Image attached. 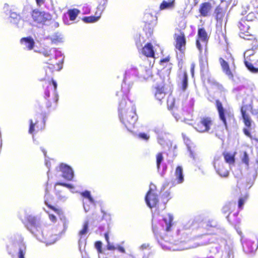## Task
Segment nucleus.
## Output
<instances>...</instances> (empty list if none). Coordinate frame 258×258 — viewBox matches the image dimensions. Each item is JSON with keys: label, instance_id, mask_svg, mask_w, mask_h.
<instances>
[{"label": "nucleus", "instance_id": "nucleus-46", "mask_svg": "<svg viewBox=\"0 0 258 258\" xmlns=\"http://www.w3.org/2000/svg\"><path fill=\"white\" fill-rule=\"evenodd\" d=\"M30 127L29 130V132L30 134H32V133L34 131V126L36 124H37V121H36L35 123H33V120L32 119L30 120Z\"/></svg>", "mask_w": 258, "mask_h": 258}, {"label": "nucleus", "instance_id": "nucleus-63", "mask_svg": "<svg viewBox=\"0 0 258 258\" xmlns=\"http://www.w3.org/2000/svg\"><path fill=\"white\" fill-rule=\"evenodd\" d=\"M41 125H40V127H39L38 125H37L36 126V128L37 129V130H42L43 129L44 127V126H45V121L43 120L42 122H41Z\"/></svg>", "mask_w": 258, "mask_h": 258}, {"label": "nucleus", "instance_id": "nucleus-1", "mask_svg": "<svg viewBox=\"0 0 258 258\" xmlns=\"http://www.w3.org/2000/svg\"><path fill=\"white\" fill-rule=\"evenodd\" d=\"M60 223L62 224V229L58 234H50L45 228L42 222L35 217L30 216L28 218V230L40 241L46 245L52 244L58 240L64 234L68 227L69 221L63 215L59 217Z\"/></svg>", "mask_w": 258, "mask_h": 258}, {"label": "nucleus", "instance_id": "nucleus-17", "mask_svg": "<svg viewBox=\"0 0 258 258\" xmlns=\"http://www.w3.org/2000/svg\"><path fill=\"white\" fill-rule=\"evenodd\" d=\"M173 219V216L169 214L163 217L162 221L161 222V225L164 231L167 232L170 231Z\"/></svg>", "mask_w": 258, "mask_h": 258}, {"label": "nucleus", "instance_id": "nucleus-21", "mask_svg": "<svg viewBox=\"0 0 258 258\" xmlns=\"http://www.w3.org/2000/svg\"><path fill=\"white\" fill-rule=\"evenodd\" d=\"M10 18L11 23L16 24L18 27H23L24 21L21 19L19 15L15 12H11Z\"/></svg>", "mask_w": 258, "mask_h": 258}, {"label": "nucleus", "instance_id": "nucleus-60", "mask_svg": "<svg viewBox=\"0 0 258 258\" xmlns=\"http://www.w3.org/2000/svg\"><path fill=\"white\" fill-rule=\"evenodd\" d=\"M196 46L198 49H199V51L201 52L202 50V47L199 39L197 40Z\"/></svg>", "mask_w": 258, "mask_h": 258}, {"label": "nucleus", "instance_id": "nucleus-26", "mask_svg": "<svg viewBox=\"0 0 258 258\" xmlns=\"http://www.w3.org/2000/svg\"><path fill=\"white\" fill-rule=\"evenodd\" d=\"M142 53L147 57H154V51L151 43H147L142 49Z\"/></svg>", "mask_w": 258, "mask_h": 258}, {"label": "nucleus", "instance_id": "nucleus-29", "mask_svg": "<svg viewBox=\"0 0 258 258\" xmlns=\"http://www.w3.org/2000/svg\"><path fill=\"white\" fill-rule=\"evenodd\" d=\"M257 43V41L255 39V38L253 39V41L252 43V47L251 49L247 50L245 51L244 53V56L245 58L246 57L247 58L248 57L252 55L254 53V50L257 48L258 47V45L256 46V43Z\"/></svg>", "mask_w": 258, "mask_h": 258}, {"label": "nucleus", "instance_id": "nucleus-31", "mask_svg": "<svg viewBox=\"0 0 258 258\" xmlns=\"http://www.w3.org/2000/svg\"><path fill=\"white\" fill-rule=\"evenodd\" d=\"M199 38L204 43H206L207 40V33L204 28H199L198 32Z\"/></svg>", "mask_w": 258, "mask_h": 258}, {"label": "nucleus", "instance_id": "nucleus-39", "mask_svg": "<svg viewBox=\"0 0 258 258\" xmlns=\"http://www.w3.org/2000/svg\"><path fill=\"white\" fill-rule=\"evenodd\" d=\"M244 63L247 69L252 73H258V68H255L253 64L245 60Z\"/></svg>", "mask_w": 258, "mask_h": 258}, {"label": "nucleus", "instance_id": "nucleus-47", "mask_svg": "<svg viewBox=\"0 0 258 258\" xmlns=\"http://www.w3.org/2000/svg\"><path fill=\"white\" fill-rule=\"evenodd\" d=\"M95 246L97 249L98 253L102 252V242L101 241H96L95 243Z\"/></svg>", "mask_w": 258, "mask_h": 258}, {"label": "nucleus", "instance_id": "nucleus-30", "mask_svg": "<svg viewBox=\"0 0 258 258\" xmlns=\"http://www.w3.org/2000/svg\"><path fill=\"white\" fill-rule=\"evenodd\" d=\"M80 13V11L77 9L69 10L67 12L70 20L72 21H74L76 19Z\"/></svg>", "mask_w": 258, "mask_h": 258}, {"label": "nucleus", "instance_id": "nucleus-61", "mask_svg": "<svg viewBox=\"0 0 258 258\" xmlns=\"http://www.w3.org/2000/svg\"><path fill=\"white\" fill-rule=\"evenodd\" d=\"M36 3V5L38 7H41L42 5H43L45 0H35Z\"/></svg>", "mask_w": 258, "mask_h": 258}, {"label": "nucleus", "instance_id": "nucleus-53", "mask_svg": "<svg viewBox=\"0 0 258 258\" xmlns=\"http://www.w3.org/2000/svg\"><path fill=\"white\" fill-rule=\"evenodd\" d=\"M102 213H103V219L106 220V221L110 220V215L109 214L105 213L104 211L101 210Z\"/></svg>", "mask_w": 258, "mask_h": 258}, {"label": "nucleus", "instance_id": "nucleus-49", "mask_svg": "<svg viewBox=\"0 0 258 258\" xmlns=\"http://www.w3.org/2000/svg\"><path fill=\"white\" fill-rule=\"evenodd\" d=\"M225 258H234V252L232 249L229 248L227 251V255Z\"/></svg>", "mask_w": 258, "mask_h": 258}, {"label": "nucleus", "instance_id": "nucleus-35", "mask_svg": "<svg viewBox=\"0 0 258 258\" xmlns=\"http://www.w3.org/2000/svg\"><path fill=\"white\" fill-rule=\"evenodd\" d=\"M236 206V203L233 202H230L227 204H226L222 209V212L224 214L232 211V209H234Z\"/></svg>", "mask_w": 258, "mask_h": 258}, {"label": "nucleus", "instance_id": "nucleus-6", "mask_svg": "<svg viewBox=\"0 0 258 258\" xmlns=\"http://www.w3.org/2000/svg\"><path fill=\"white\" fill-rule=\"evenodd\" d=\"M226 61L222 58H219V62L222 67L223 72L228 77L229 79H232L233 74L231 72L232 67H235L234 60L233 57L230 55V57Z\"/></svg>", "mask_w": 258, "mask_h": 258}, {"label": "nucleus", "instance_id": "nucleus-37", "mask_svg": "<svg viewBox=\"0 0 258 258\" xmlns=\"http://www.w3.org/2000/svg\"><path fill=\"white\" fill-rule=\"evenodd\" d=\"M51 41L52 43L57 44L58 43L62 42L63 38L61 36V35L59 34H55L52 36L51 38Z\"/></svg>", "mask_w": 258, "mask_h": 258}, {"label": "nucleus", "instance_id": "nucleus-12", "mask_svg": "<svg viewBox=\"0 0 258 258\" xmlns=\"http://www.w3.org/2000/svg\"><path fill=\"white\" fill-rule=\"evenodd\" d=\"M181 234V237L178 238V239L173 240V239H171L170 238L168 237V236H164L162 237L161 236V238L162 240H164L166 242H168L170 243H173L177 244L178 241L180 240V242H185L186 241V239L187 238V234L184 232L183 230H178L177 231V234L178 236H179L180 234Z\"/></svg>", "mask_w": 258, "mask_h": 258}, {"label": "nucleus", "instance_id": "nucleus-27", "mask_svg": "<svg viewBox=\"0 0 258 258\" xmlns=\"http://www.w3.org/2000/svg\"><path fill=\"white\" fill-rule=\"evenodd\" d=\"M247 248L246 252L252 253L256 251L258 248V241L248 240L245 243Z\"/></svg>", "mask_w": 258, "mask_h": 258}, {"label": "nucleus", "instance_id": "nucleus-13", "mask_svg": "<svg viewBox=\"0 0 258 258\" xmlns=\"http://www.w3.org/2000/svg\"><path fill=\"white\" fill-rule=\"evenodd\" d=\"M175 178L171 181L172 186H175L178 184L182 183L184 181V175L183 173L182 167L178 166L176 167L175 173Z\"/></svg>", "mask_w": 258, "mask_h": 258}, {"label": "nucleus", "instance_id": "nucleus-38", "mask_svg": "<svg viewBox=\"0 0 258 258\" xmlns=\"http://www.w3.org/2000/svg\"><path fill=\"white\" fill-rule=\"evenodd\" d=\"M100 17H95V16H89V17H84L83 18V21L87 23H94L97 21Z\"/></svg>", "mask_w": 258, "mask_h": 258}, {"label": "nucleus", "instance_id": "nucleus-42", "mask_svg": "<svg viewBox=\"0 0 258 258\" xmlns=\"http://www.w3.org/2000/svg\"><path fill=\"white\" fill-rule=\"evenodd\" d=\"M172 114L177 121L183 120L184 118L182 117V113L178 112V111L174 108L173 109Z\"/></svg>", "mask_w": 258, "mask_h": 258}, {"label": "nucleus", "instance_id": "nucleus-20", "mask_svg": "<svg viewBox=\"0 0 258 258\" xmlns=\"http://www.w3.org/2000/svg\"><path fill=\"white\" fill-rule=\"evenodd\" d=\"M89 231V221L88 220H86L84 222L82 229L79 232L78 236L79 237V239L78 241V244L80 250H81V246L83 244V241L82 239L83 236L86 235Z\"/></svg>", "mask_w": 258, "mask_h": 258}, {"label": "nucleus", "instance_id": "nucleus-36", "mask_svg": "<svg viewBox=\"0 0 258 258\" xmlns=\"http://www.w3.org/2000/svg\"><path fill=\"white\" fill-rule=\"evenodd\" d=\"M81 195L82 197L88 199L89 203L92 204H94V203H95L94 200L91 197V193L89 191L85 190L83 192H82L81 193Z\"/></svg>", "mask_w": 258, "mask_h": 258}, {"label": "nucleus", "instance_id": "nucleus-43", "mask_svg": "<svg viewBox=\"0 0 258 258\" xmlns=\"http://www.w3.org/2000/svg\"><path fill=\"white\" fill-rule=\"evenodd\" d=\"M250 10V5L244 3L242 5V11L241 15H245L248 11Z\"/></svg>", "mask_w": 258, "mask_h": 258}, {"label": "nucleus", "instance_id": "nucleus-8", "mask_svg": "<svg viewBox=\"0 0 258 258\" xmlns=\"http://www.w3.org/2000/svg\"><path fill=\"white\" fill-rule=\"evenodd\" d=\"M212 125V120L210 117H204L194 126L195 130L199 133L208 132Z\"/></svg>", "mask_w": 258, "mask_h": 258}, {"label": "nucleus", "instance_id": "nucleus-28", "mask_svg": "<svg viewBox=\"0 0 258 258\" xmlns=\"http://www.w3.org/2000/svg\"><path fill=\"white\" fill-rule=\"evenodd\" d=\"M179 78L181 81L182 90L184 91L188 86L187 74L185 72H184L182 75H179Z\"/></svg>", "mask_w": 258, "mask_h": 258}, {"label": "nucleus", "instance_id": "nucleus-15", "mask_svg": "<svg viewBox=\"0 0 258 258\" xmlns=\"http://www.w3.org/2000/svg\"><path fill=\"white\" fill-rule=\"evenodd\" d=\"M145 201L148 206L150 208L155 207L159 201L158 196L157 194L151 192V190H149L146 196Z\"/></svg>", "mask_w": 258, "mask_h": 258}, {"label": "nucleus", "instance_id": "nucleus-19", "mask_svg": "<svg viewBox=\"0 0 258 258\" xmlns=\"http://www.w3.org/2000/svg\"><path fill=\"white\" fill-rule=\"evenodd\" d=\"M155 132L157 135V141L159 144H160L163 148H165L166 147H168V145L166 140L165 138V133H163L162 131L156 128L154 130Z\"/></svg>", "mask_w": 258, "mask_h": 258}, {"label": "nucleus", "instance_id": "nucleus-40", "mask_svg": "<svg viewBox=\"0 0 258 258\" xmlns=\"http://www.w3.org/2000/svg\"><path fill=\"white\" fill-rule=\"evenodd\" d=\"M155 18V17L149 13H146L144 16V21L147 23H151Z\"/></svg>", "mask_w": 258, "mask_h": 258}, {"label": "nucleus", "instance_id": "nucleus-52", "mask_svg": "<svg viewBox=\"0 0 258 258\" xmlns=\"http://www.w3.org/2000/svg\"><path fill=\"white\" fill-rule=\"evenodd\" d=\"M103 4L102 5H100L98 7V9L101 11H103L105 9L106 4L107 3V0H103Z\"/></svg>", "mask_w": 258, "mask_h": 258}, {"label": "nucleus", "instance_id": "nucleus-11", "mask_svg": "<svg viewBox=\"0 0 258 258\" xmlns=\"http://www.w3.org/2000/svg\"><path fill=\"white\" fill-rule=\"evenodd\" d=\"M219 157H215L214 166L216 172L221 176L227 177L229 175V171L224 167L223 163L219 160Z\"/></svg>", "mask_w": 258, "mask_h": 258}, {"label": "nucleus", "instance_id": "nucleus-45", "mask_svg": "<svg viewBox=\"0 0 258 258\" xmlns=\"http://www.w3.org/2000/svg\"><path fill=\"white\" fill-rule=\"evenodd\" d=\"M243 133L246 136L249 137L251 140H253L255 141L256 142H258L257 139L254 138L251 136V135L248 129L245 128H243Z\"/></svg>", "mask_w": 258, "mask_h": 258}, {"label": "nucleus", "instance_id": "nucleus-4", "mask_svg": "<svg viewBox=\"0 0 258 258\" xmlns=\"http://www.w3.org/2000/svg\"><path fill=\"white\" fill-rule=\"evenodd\" d=\"M41 53L45 57L49 58L46 62L49 64L48 67L52 72L54 70L55 64L58 66L63 62V56L61 52L55 48L44 49Z\"/></svg>", "mask_w": 258, "mask_h": 258}, {"label": "nucleus", "instance_id": "nucleus-7", "mask_svg": "<svg viewBox=\"0 0 258 258\" xmlns=\"http://www.w3.org/2000/svg\"><path fill=\"white\" fill-rule=\"evenodd\" d=\"M238 27L240 30L239 36L246 40H252L254 39L253 36L250 35L248 30L250 26L247 24L245 19L242 18L238 24Z\"/></svg>", "mask_w": 258, "mask_h": 258}, {"label": "nucleus", "instance_id": "nucleus-5", "mask_svg": "<svg viewBox=\"0 0 258 258\" xmlns=\"http://www.w3.org/2000/svg\"><path fill=\"white\" fill-rule=\"evenodd\" d=\"M216 106L220 120L223 123L225 128L227 129V119L229 120L233 119V113L224 109L221 102L219 100L216 101Z\"/></svg>", "mask_w": 258, "mask_h": 258}, {"label": "nucleus", "instance_id": "nucleus-55", "mask_svg": "<svg viewBox=\"0 0 258 258\" xmlns=\"http://www.w3.org/2000/svg\"><path fill=\"white\" fill-rule=\"evenodd\" d=\"M52 85H53V89H54V93H55V97H56V101H57L58 100V95L56 94L55 93V91L56 90V88H57V83L56 82L52 80Z\"/></svg>", "mask_w": 258, "mask_h": 258}, {"label": "nucleus", "instance_id": "nucleus-41", "mask_svg": "<svg viewBox=\"0 0 258 258\" xmlns=\"http://www.w3.org/2000/svg\"><path fill=\"white\" fill-rule=\"evenodd\" d=\"M163 161V156L162 153H159L156 155V165L158 171L160 168V165Z\"/></svg>", "mask_w": 258, "mask_h": 258}, {"label": "nucleus", "instance_id": "nucleus-23", "mask_svg": "<svg viewBox=\"0 0 258 258\" xmlns=\"http://www.w3.org/2000/svg\"><path fill=\"white\" fill-rule=\"evenodd\" d=\"M241 113L245 125L247 127H250L251 119L249 115L246 113V109L245 106L241 107Z\"/></svg>", "mask_w": 258, "mask_h": 258}, {"label": "nucleus", "instance_id": "nucleus-18", "mask_svg": "<svg viewBox=\"0 0 258 258\" xmlns=\"http://www.w3.org/2000/svg\"><path fill=\"white\" fill-rule=\"evenodd\" d=\"M251 3L254 12H249L245 18H243L247 22L253 21L256 18L255 13L258 14V0H251Z\"/></svg>", "mask_w": 258, "mask_h": 258}, {"label": "nucleus", "instance_id": "nucleus-50", "mask_svg": "<svg viewBox=\"0 0 258 258\" xmlns=\"http://www.w3.org/2000/svg\"><path fill=\"white\" fill-rule=\"evenodd\" d=\"M139 137L141 139H143V140H148L149 139V136L147 135L145 133H140L138 135Z\"/></svg>", "mask_w": 258, "mask_h": 258}, {"label": "nucleus", "instance_id": "nucleus-59", "mask_svg": "<svg viewBox=\"0 0 258 258\" xmlns=\"http://www.w3.org/2000/svg\"><path fill=\"white\" fill-rule=\"evenodd\" d=\"M207 226L215 227L217 226V223L214 221H209L207 223Z\"/></svg>", "mask_w": 258, "mask_h": 258}, {"label": "nucleus", "instance_id": "nucleus-51", "mask_svg": "<svg viewBox=\"0 0 258 258\" xmlns=\"http://www.w3.org/2000/svg\"><path fill=\"white\" fill-rule=\"evenodd\" d=\"M115 246L113 243H110V241L107 242V249L109 250L116 249Z\"/></svg>", "mask_w": 258, "mask_h": 258}, {"label": "nucleus", "instance_id": "nucleus-10", "mask_svg": "<svg viewBox=\"0 0 258 258\" xmlns=\"http://www.w3.org/2000/svg\"><path fill=\"white\" fill-rule=\"evenodd\" d=\"M151 253V248L148 243L143 244L137 251L135 255L130 254L125 258H149Z\"/></svg>", "mask_w": 258, "mask_h": 258}, {"label": "nucleus", "instance_id": "nucleus-22", "mask_svg": "<svg viewBox=\"0 0 258 258\" xmlns=\"http://www.w3.org/2000/svg\"><path fill=\"white\" fill-rule=\"evenodd\" d=\"M211 8V4L209 2H205L200 5L199 12L202 16L206 17L208 15Z\"/></svg>", "mask_w": 258, "mask_h": 258}, {"label": "nucleus", "instance_id": "nucleus-24", "mask_svg": "<svg viewBox=\"0 0 258 258\" xmlns=\"http://www.w3.org/2000/svg\"><path fill=\"white\" fill-rule=\"evenodd\" d=\"M176 48L179 50H182L183 47H184L186 43L185 36L183 33L180 32V34L176 38Z\"/></svg>", "mask_w": 258, "mask_h": 258}, {"label": "nucleus", "instance_id": "nucleus-56", "mask_svg": "<svg viewBox=\"0 0 258 258\" xmlns=\"http://www.w3.org/2000/svg\"><path fill=\"white\" fill-rule=\"evenodd\" d=\"M244 199L240 198L239 199V201H238V208L239 209H242V207H243V206L244 205Z\"/></svg>", "mask_w": 258, "mask_h": 258}, {"label": "nucleus", "instance_id": "nucleus-33", "mask_svg": "<svg viewBox=\"0 0 258 258\" xmlns=\"http://www.w3.org/2000/svg\"><path fill=\"white\" fill-rule=\"evenodd\" d=\"M174 1H164L160 5V9L161 10H165V9H170L174 7Z\"/></svg>", "mask_w": 258, "mask_h": 258}, {"label": "nucleus", "instance_id": "nucleus-9", "mask_svg": "<svg viewBox=\"0 0 258 258\" xmlns=\"http://www.w3.org/2000/svg\"><path fill=\"white\" fill-rule=\"evenodd\" d=\"M32 17L35 22L42 25L51 19V16L48 13L40 12L36 10L33 11Z\"/></svg>", "mask_w": 258, "mask_h": 258}, {"label": "nucleus", "instance_id": "nucleus-58", "mask_svg": "<svg viewBox=\"0 0 258 258\" xmlns=\"http://www.w3.org/2000/svg\"><path fill=\"white\" fill-rule=\"evenodd\" d=\"M84 209L85 212H87L90 210V206L87 204V201H83Z\"/></svg>", "mask_w": 258, "mask_h": 258}, {"label": "nucleus", "instance_id": "nucleus-32", "mask_svg": "<svg viewBox=\"0 0 258 258\" xmlns=\"http://www.w3.org/2000/svg\"><path fill=\"white\" fill-rule=\"evenodd\" d=\"M165 95L164 88L163 87H158L156 89L155 96L159 100L162 99Z\"/></svg>", "mask_w": 258, "mask_h": 258}, {"label": "nucleus", "instance_id": "nucleus-44", "mask_svg": "<svg viewBox=\"0 0 258 258\" xmlns=\"http://www.w3.org/2000/svg\"><path fill=\"white\" fill-rule=\"evenodd\" d=\"M242 162L245 164L247 166L249 164V157L247 153L246 152H243V156L241 157Z\"/></svg>", "mask_w": 258, "mask_h": 258}, {"label": "nucleus", "instance_id": "nucleus-34", "mask_svg": "<svg viewBox=\"0 0 258 258\" xmlns=\"http://www.w3.org/2000/svg\"><path fill=\"white\" fill-rule=\"evenodd\" d=\"M224 159L229 165L233 164L235 162L234 155L229 153H224Z\"/></svg>", "mask_w": 258, "mask_h": 258}, {"label": "nucleus", "instance_id": "nucleus-2", "mask_svg": "<svg viewBox=\"0 0 258 258\" xmlns=\"http://www.w3.org/2000/svg\"><path fill=\"white\" fill-rule=\"evenodd\" d=\"M129 92V87H126L124 85L122 86L121 91L117 92L116 95L122 97L121 100L119 101L118 106L119 120L127 130L131 131L137 120V115L135 106L131 102H127V95Z\"/></svg>", "mask_w": 258, "mask_h": 258}, {"label": "nucleus", "instance_id": "nucleus-48", "mask_svg": "<svg viewBox=\"0 0 258 258\" xmlns=\"http://www.w3.org/2000/svg\"><path fill=\"white\" fill-rule=\"evenodd\" d=\"M61 185V186L66 187L70 189L74 188L73 185L71 184L66 183H63V182H57L55 184V185Z\"/></svg>", "mask_w": 258, "mask_h": 258}, {"label": "nucleus", "instance_id": "nucleus-14", "mask_svg": "<svg viewBox=\"0 0 258 258\" xmlns=\"http://www.w3.org/2000/svg\"><path fill=\"white\" fill-rule=\"evenodd\" d=\"M60 170L62 172V176L68 180H71L74 176L73 169L69 165L61 163L59 166Z\"/></svg>", "mask_w": 258, "mask_h": 258}, {"label": "nucleus", "instance_id": "nucleus-54", "mask_svg": "<svg viewBox=\"0 0 258 258\" xmlns=\"http://www.w3.org/2000/svg\"><path fill=\"white\" fill-rule=\"evenodd\" d=\"M115 247H116V249H117V250L119 252L123 253H125V249L123 246H122L120 245L117 244L116 246H115Z\"/></svg>", "mask_w": 258, "mask_h": 258}, {"label": "nucleus", "instance_id": "nucleus-3", "mask_svg": "<svg viewBox=\"0 0 258 258\" xmlns=\"http://www.w3.org/2000/svg\"><path fill=\"white\" fill-rule=\"evenodd\" d=\"M152 77V71L150 64L148 61H145L143 64L139 65L138 67L131 66L128 69L124 75L123 81L124 85L126 83H130V80L140 81L147 80Z\"/></svg>", "mask_w": 258, "mask_h": 258}, {"label": "nucleus", "instance_id": "nucleus-64", "mask_svg": "<svg viewBox=\"0 0 258 258\" xmlns=\"http://www.w3.org/2000/svg\"><path fill=\"white\" fill-rule=\"evenodd\" d=\"M49 219L53 222H54L56 221V217L52 215V214H49Z\"/></svg>", "mask_w": 258, "mask_h": 258}, {"label": "nucleus", "instance_id": "nucleus-25", "mask_svg": "<svg viewBox=\"0 0 258 258\" xmlns=\"http://www.w3.org/2000/svg\"><path fill=\"white\" fill-rule=\"evenodd\" d=\"M21 42L28 50L32 49L35 44L33 39L31 37L22 38Z\"/></svg>", "mask_w": 258, "mask_h": 258}, {"label": "nucleus", "instance_id": "nucleus-62", "mask_svg": "<svg viewBox=\"0 0 258 258\" xmlns=\"http://www.w3.org/2000/svg\"><path fill=\"white\" fill-rule=\"evenodd\" d=\"M256 175H257L256 172V171L254 172L253 174H252V176H253V179L252 181L251 182H249L248 184V185H250L249 187H250L252 185V184H253V181L255 180V177L256 176Z\"/></svg>", "mask_w": 258, "mask_h": 258}, {"label": "nucleus", "instance_id": "nucleus-57", "mask_svg": "<svg viewBox=\"0 0 258 258\" xmlns=\"http://www.w3.org/2000/svg\"><path fill=\"white\" fill-rule=\"evenodd\" d=\"M223 16L224 15L222 12H218L216 14V19L218 21H220L222 19Z\"/></svg>", "mask_w": 258, "mask_h": 258}, {"label": "nucleus", "instance_id": "nucleus-16", "mask_svg": "<svg viewBox=\"0 0 258 258\" xmlns=\"http://www.w3.org/2000/svg\"><path fill=\"white\" fill-rule=\"evenodd\" d=\"M15 239L19 246V258H25L24 255L26 253V246L24 242V238L21 235L18 234L16 236Z\"/></svg>", "mask_w": 258, "mask_h": 258}]
</instances>
